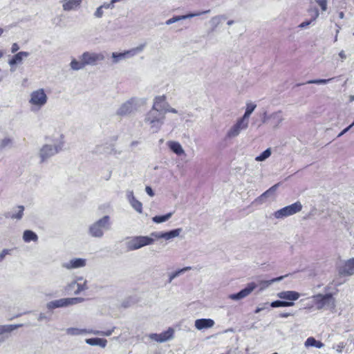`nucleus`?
Listing matches in <instances>:
<instances>
[{
	"label": "nucleus",
	"instance_id": "nucleus-39",
	"mask_svg": "<svg viewBox=\"0 0 354 354\" xmlns=\"http://www.w3.org/2000/svg\"><path fill=\"white\" fill-rule=\"evenodd\" d=\"M172 215L173 212H169L165 215L156 216L152 218V221L156 223H161L168 221Z\"/></svg>",
	"mask_w": 354,
	"mask_h": 354
},
{
	"label": "nucleus",
	"instance_id": "nucleus-50",
	"mask_svg": "<svg viewBox=\"0 0 354 354\" xmlns=\"http://www.w3.org/2000/svg\"><path fill=\"white\" fill-rule=\"evenodd\" d=\"M102 7L100 6L98 8H97L96 10L94 12V16L96 18H102L104 15V11H103Z\"/></svg>",
	"mask_w": 354,
	"mask_h": 354
},
{
	"label": "nucleus",
	"instance_id": "nucleus-15",
	"mask_svg": "<svg viewBox=\"0 0 354 354\" xmlns=\"http://www.w3.org/2000/svg\"><path fill=\"white\" fill-rule=\"evenodd\" d=\"M174 330L173 328H169L167 330L160 334L152 333L149 337L158 342H164L173 338Z\"/></svg>",
	"mask_w": 354,
	"mask_h": 354
},
{
	"label": "nucleus",
	"instance_id": "nucleus-3",
	"mask_svg": "<svg viewBox=\"0 0 354 354\" xmlns=\"http://www.w3.org/2000/svg\"><path fill=\"white\" fill-rule=\"evenodd\" d=\"M111 225L110 217L104 216L89 226L88 234L94 238H102L104 236V231L110 230Z\"/></svg>",
	"mask_w": 354,
	"mask_h": 354
},
{
	"label": "nucleus",
	"instance_id": "nucleus-5",
	"mask_svg": "<svg viewBox=\"0 0 354 354\" xmlns=\"http://www.w3.org/2000/svg\"><path fill=\"white\" fill-rule=\"evenodd\" d=\"M153 236H133L126 242V245L129 251L140 249L145 245H151L153 243Z\"/></svg>",
	"mask_w": 354,
	"mask_h": 354
},
{
	"label": "nucleus",
	"instance_id": "nucleus-17",
	"mask_svg": "<svg viewBox=\"0 0 354 354\" xmlns=\"http://www.w3.org/2000/svg\"><path fill=\"white\" fill-rule=\"evenodd\" d=\"M22 326V324H9L0 326V344L4 342L8 338V333Z\"/></svg>",
	"mask_w": 354,
	"mask_h": 354
},
{
	"label": "nucleus",
	"instance_id": "nucleus-57",
	"mask_svg": "<svg viewBox=\"0 0 354 354\" xmlns=\"http://www.w3.org/2000/svg\"><path fill=\"white\" fill-rule=\"evenodd\" d=\"M268 306V303H266L263 304V307H257L254 311L255 313H260L261 311H262L263 310H264L265 308H267V306Z\"/></svg>",
	"mask_w": 354,
	"mask_h": 354
},
{
	"label": "nucleus",
	"instance_id": "nucleus-42",
	"mask_svg": "<svg viewBox=\"0 0 354 354\" xmlns=\"http://www.w3.org/2000/svg\"><path fill=\"white\" fill-rule=\"evenodd\" d=\"M12 140L10 138H4L0 141V150H2L6 147H9L12 145Z\"/></svg>",
	"mask_w": 354,
	"mask_h": 354
},
{
	"label": "nucleus",
	"instance_id": "nucleus-35",
	"mask_svg": "<svg viewBox=\"0 0 354 354\" xmlns=\"http://www.w3.org/2000/svg\"><path fill=\"white\" fill-rule=\"evenodd\" d=\"M305 346L306 347L315 346L316 348H320L324 346V344L319 341H317L314 337H310L306 340Z\"/></svg>",
	"mask_w": 354,
	"mask_h": 354
},
{
	"label": "nucleus",
	"instance_id": "nucleus-21",
	"mask_svg": "<svg viewBox=\"0 0 354 354\" xmlns=\"http://www.w3.org/2000/svg\"><path fill=\"white\" fill-rule=\"evenodd\" d=\"M82 0H62V8L64 11H71L77 9Z\"/></svg>",
	"mask_w": 354,
	"mask_h": 354
},
{
	"label": "nucleus",
	"instance_id": "nucleus-24",
	"mask_svg": "<svg viewBox=\"0 0 354 354\" xmlns=\"http://www.w3.org/2000/svg\"><path fill=\"white\" fill-rule=\"evenodd\" d=\"M343 275L351 276L354 274V258L348 259L340 270Z\"/></svg>",
	"mask_w": 354,
	"mask_h": 354
},
{
	"label": "nucleus",
	"instance_id": "nucleus-41",
	"mask_svg": "<svg viewBox=\"0 0 354 354\" xmlns=\"http://www.w3.org/2000/svg\"><path fill=\"white\" fill-rule=\"evenodd\" d=\"M335 77H331L329 79H318V80H311L306 82V84H327L332 80H333Z\"/></svg>",
	"mask_w": 354,
	"mask_h": 354
},
{
	"label": "nucleus",
	"instance_id": "nucleus-63",
	"mask_svg": "<svg viewBox=\"0 0 354 354\" xmlns=\"http://www.w3.org/2000/svg\"><path fill=\"white\" fill-rule=\"evenodd\" d=\"M353 126H351V124H350L348 127H347L346 128L344 129V130L347 132Z\"/></svg>",
	"mask_w": 354,
	"mask_h": 354
},
{
	"label": "nucleus",
	"instance_id": "nucleus-18",
	"mask_svg": "<svg viewBox=\"0 0 354 354\" xmlns=\"http://www.w3.org/2000/svg\"><path fill=\"white\" fill-rule=\"evenodd\" d=\"M167 107H169V104L166 102L165 95H163L155 97L151 109L163 112Z\"/></svg>",
	"mask_w": 354,
	"mask_h": 354
},
{
	"label": "nucleus",
	"instance_id": "nucleus-25",
	"mask_svg": "<svg viewBox=\"0 0 354 354\" xmlns=\"http://www.w3.org/2000/svg\"><path fill=\"white\" fill-rule=\"evenodd\" d=\"M167 146L169 149L178 156L185 154V151L182 145L176 141H169L167 142Z\"/></svg>",
	"mask_w": 354,
	"mask_h": 354
},
{
	"label": "nucleus",
	"instance_id": "nucleus-11",
	"mask_svg": "<svg viewBox=\"0 0 354 354\" xmlns=\"http://www.w3.org/2000/svg\"><path fill=\"white\" fill-rule=\"evenodd\" d=\"M137 99L132 97L123 104L118 109L116 115L119 116H125L130 114L136 107Z\"/></svg>",
	"mask_w": 354,
	"mask_h": 354
},
{
	"label": "nucleus",
	"instance_id": "nucleus-28",
	"mask_svg": "<svg viewBox=\"0 0 354 354\" xmlns=\"http://www.w3.org/2000/svg\"><path fill=\"white\" fill-rule=\"evenodd\" d=\"M22 238L25 243L37 242L39 239L37 234L30 230H26L24 232Z\"/></svg>",
	"mask_w": 354,
	"mask_h": 354
},
{
	"label": "nucleus",
	"instance_id": "nucleus-31",
	"mask_svg": "<svg viewBox=\"0 0 354 354\" xmlns=\"http://www.w3.org/2000/svg\"><path fill=\"white\" fill-rule=\"evenodd\" d=\"M227 19V17L225 15H216L211 18L209 20V23L212 26V32H214L216 28L219 26L222 20H225Z\"/></svg>",
	"mask_w": 354,
	"mask_h": 354
},
{
	"label": "nucleus",
	"instance_id": "nucleus-36",
	"mask_svg": "<svg viewBox=\"0 0 354 354\" xmlns=\"http://www.w3.org/2000/svg\"><path fill=\"white\" fill-rule=\"evenodd\" d=\"M270 306L272 308H279V307H289L294 306V303L292 301H281V300H277L274 301H272Z\"/></svg>",
	"mask_w": 354,
	"mask_h": 354
},
{
	"label": "nucleus",
	"instance_id": "nucleus-46",
	"mask_svg": "<svg viewBox=\"0 0 354 354\" xmlns=\"http://www.w3.org/2000/svg\"><path fill=\"white\" fill-rule=\"evenodd\" d=\"M37 320L39 322H42V321L49 322L51 320V315L50 314L47 315L46 313H41L38 316Z\"/></svg>",
	"mask_w": 354,
	"mask_h": 354
},
{
	"label": "nucleus",
	"instance_id": "nucleus-56",
	"mask_svg": "<svg viewBox=\"0 0 354 354\" xmlns=\"http://www.w3.org/2000/svg\"><path fill=\"white\" fill-rule=\"evenodd\" d=\"M145 191L147 194L149 195L151 197H153L154 196V192L151 187L147 186L145 187Z\"/></svg>",
	"mask_w": 354,
	"mask_h": 354
},
{
	"label": "nucleus",
	"instance_id": "nucleus-29",
	"mask_svg": "<svg viewBox=\"0 0 354 354\" xmlns=\"http://www.w3.org/2000/svg\"><path fill=\"white\" fill-rule=\"evenodd\" d=\"M85 342L91 346H99L102 348H105L107 344V340L106 339L98 337L86 339Z\"/></svg>",
	"mask_w": 354,
	"mask_h": 354
},
{
	"label": "nucleus",
	"instance_id": "nucleus-16",
	"mask_svg": "<svg viewBox=\"0 0 354 354\" xmlns=\"http://www.w3.org/2000/svg\"><path fill=\"white\" fill-rule=\"evenodd\" d=\"M181 232V228H177L167 232H152L151 236L156 239H165L166 240H169L178 236Z\"/></svg>",
	"mask_w": 354,
	"mask_h": 354
},
{
	"label": "nucleus",
	"instance_id": "nucleus-1",
	"mask_svg": "<svg viewBox=\"0 0 354 354\" xmlns=\"http://www.w3.org/2000/svg\"><path fill=\"white\" fill-rule=\"evenodd\" d=\"M64 146V140L62 135L53 140V144L44 145L39 151L38 156L40 163L46 162L53 156L62 151Z\"/></svg>",
	"mask_w": 354,
	"mask_h": 354
},
{
	"label": "nucleus",
	"instance_id": "nucleus-44",
	"mask_svg": "<svg viewBox=\"0 0 354 354\" xmlns=\"http://www.w3.org/2000/svg\"><path fill=\"white\" fill-rule=\"evenodd\" d=\"M277 186L278 185H274V186L271 187L270 189H268L267 191H266L263 194L261 195L260 198L261 199L270 196L276 191Z\"/></svg>",
	"mask_w": 354,
	"mask_h": 354
},
{
	"label": "nucleus",
	"instance_id": "nucleus-20",
	"mask_svg": "<svg viewBox=\"0 0 354 354\" xmlns=\"http://www.w3.org/2000/svg\"><path fill=\"white\" fill-rule=\"evenodd\" d=\"M277 297L281 299L293 302V301H296L299 298L300 294L296 291L287 290L277 293Z\"/></svg>",
	"mask_w": 354,
	"mask_h": 354
},
{
	"label": "nucleus",
	"instance_id": "nucleus-13",
	"mask_svg": "<svg viewBox=\"0 0 354 354\" xmlns=\"http://www.w3.org/2000/svg\"><path fill=\"white\" fill-rule=\"evenodd\" d=\"M209 12H210V10H206L201 11V12H190V13H188V14L184 15L174 16L173 17L167 19L165 21V24L166 25H171V24H172L174 23H176V22H178V21H179L180 20L191 19L192 17H198V16H200V15H204V14L209 13Z\"/></svg>",
	"mask_w": 354,
	"mask_h": 354
},
{
	"label": "nucleus",
	"instance_id": "nucleus-38",
	"mask_svg": "<svg viewBox=\"0 0 354 354\" xmlns=\"http://www.w3.org/2000/svg\"><path fill=\"white\" fill-rule=\"evenodd\" d=\"M283 277H284L283 276H281V277H279L277 278L272 279L270 280L261 281L260 282V285H261L260 290H264L265 288H268L269 286H270L274 282L279 281L282 280L283 279Z\"/></svg>",
	"mask_w": 354,
	"mask_h": 354
},
{
	"label": "nucleus",
	"instance_id": "nucleus-27",
	"mask_svg": "<svg viewBox=\"0 0 354 354\" xmlns=\"http://www.w3.org/2000/svg\"><path fill=\"white\" fill-rule=\"evenodd\" d=\"M29 56V53L25 51H21L13 56V57L8 61V64L10 66H12L17 64H21L22 62L24 57H27Z\"/></svg>",
	"mask_w": 354,
	"mask_h": 354
},
{
	"label": "nucleus",
	"instance_id": "nucleus-62",
	"mask_svg": "<svg viewBox=\"0 0 354 354\" xmlns=\"http://www.w3.org/2000/svg\"><path fill=\"white\" fill-rule=\"evenodd\" d=\"M344 12H339V17L340 19H343V18H344Z\"/></svg>",
	"mask_w": 354,
	"mask_h": 354
},
{
	"label": "nucleus",
	"instance_id": "nucleus-2",
	"mask_svg": "<svg viewBox=\"0 0 354 354\" xmlns=\"http://www.w3.org/2000/svg\"><path fill=\"white\" fill-rule=\"evenodd\" d=\"M164 113L151 109L145 115L144 122L149 126L152 133H158L165 122Z\"/></svg>",
	"mask_w": 354,
	"mask_h": 354
},
{
	"label": "nucleus",
	"instance_id": "nucleus-59",
	"mask_svg": "<svg viewBox=\"0 0 354 354\" xmlns=\"http://www.w3.org/2000/svg\"><path fill=\"white\" fill-rule=\"evenodd\" d=\"M339 56L340 57V58L344 60L346 58V55L344 53V50H341L339 53Z\"/></svg>",
	"mask_w": 354,
	"mask_h": 354
},
{
	"label": "nucleus",
	"instance_id": "nucleus-61",
	"mask_svg": "<svg viewBox=\"0 0 354 354\" xmlns=\"http://www.w3.org/2000/svg\"><path fill=\"white\" fill-rule=\"evenodd\" d=\"M346 133V131L344 129L342 131H341V132L338 134L337 137H341L342 136H343V135H344V133Z\"/></svg>",
	"mask_w": 354,
	"mask_h": 354
},
{
	"label": "nucleus",
	"instance_id": "nucleus-48",
	"mask_svg": "<svg viewBox=\"0 0 354 354\" xmlns=\"http://www.w3.org/2000/svg\"><path fill=\"white\" fill-rule=\"evenodd\" d=\"M69 306L75 305L79 303L84 301V299L82 297H73V298H68Z\"/></svg>",
	"mask_w": 354,
	"mask_h": 354
},
{
	"label": "nucleus",
	"instance_id": "nucleus-6",
	"mask_svg": "<svg viewBox=\"0 0 354 354\" xmlns=\"http://www.w3.org/2000/svg\"><path fill=\"white\" fill-rule=\"evenodd\" d=\"M145 46V44H142L136 48L125 50L122 53H112L111 58L113 64H118L121 61L134 57L138 53H141L144 50Z\"/></svg>",
	"mask_w": 354,
	"mask_h": 354
},
{
	"label": "nucleus",
	"instance_id": "nucleus-26",
	"mask_svg": "<svg viewBox=\"0 0 354 354\" xmlns=\"http://www.w3.org/2000/svg\"><path fill=\"white\" fill-rule=\"evenodd\" d=\"M82 280H83V279L80 277L76 281H73L69 284L70 288H74L75 286H77V289L74 292L75 295H79L81 292L88 289L86 280H84L82 283L77 282V281H82Z\"/></svg>",
	"mask_w": 354,
	"mask_h": 354
},
{
	"label": "nucleus",
	"instance_id": "nucleus-34",
	"mask_svg": "<svg viewBox=\"0 0 354 354\" xmlns=\"http://www.w3.org/2000/svg\"><path fill=\"white\" fill-rule=\"evenodd\" d=\"M191 269L192 267L187 266L171 273L169 275L168 283H170L174 279L179 277L180 274L185 273L186 271L190 270Z\"/></svg>",
	"mask_w": 354,
	"mask_h": 354
},
{
	"label": "nucleus",
	"instance_id": "nucleus-30",
	"mask_svg": "<svg viewBox=\"0 0 354 354\" xmlns=\"http://www.w3.org/2000/svg\"><path fill=\"white\" fill-rule=\"evenodd\" d=\"M269 118L272 120V124L274 128L279 127L283 120L282 112L280 111L272 113Z\"/></svg>",
	"mask_w": 354,
	"mask_h": 354
},
{
	"label": "nucleus",
	"instance_id": "nucleus-51",
	"mask_svg": "<svg viewBox=\"0 0 354 354\" xmlns=\"http://www.w3.org/2000/svg\"><path fill=\"white\" fill-rule=\"evenodd\" d=\"M346 344L344 342H339L336 346L333 348L336 349V351L338 353H341L343 351V349L345 348Z\"/></svg>",
	"mask_w": 354,
	"mask_h": 354
},
{
	"label": "nucleus",
	"instance_id": "nucleus-49",
	"mask_svg": "<svg viewBox=\"0 0 354 354\" xmlns=\"http://www.w3.org/2000/svg\"><path fill=\"white\" fill-rule=\"evenodd\" d=\"M309 12H313L312 19H310L312 21H315L319 16V12L317 8H310Z\"/></svg>",
	"mask_w": 354,
	"mask_h": 354
},
{
	"label": "nucleus",
	"instance_id": "nucleus-43",
	"mask_svg": "<svg viewBox=\"0 0 354 354\" xmlns=\"http://www.w3.org/2000/svg\"><path fill=\"white\" fill-rule=\"evenodd\" d=\"M114 328H113L112 329L108 330L106 331L91 330L90 334L103 335V336H110L113 333Z\"/></svg>",
	"mask_w": 354,
	"mask_h": 354
},
{
	"label": "nucleus",
	"instance_id": "nucleus-52",
	"mask_svg": "<svg viewBox=\"0 0 354 354\" xmlns=\"http://www.w3.org/2000/svg\"><path fill=\"white\" fill-rule=\"evenodd\" d=\"M10 252V250L9 249H3L0 253V262H1L6 257L7 254H9Z\"/></svg>",
	"mask_w": 354,
	"mask_h": 354
},
{
	"label": "nucleus",
	"instance_id": "nucleus-4",
	"mask_svg": "<svg viewBox=\"0 0 354 354\" xmlns=\"http://www.w3.org/2000/svg\"><path fill=\"white\" fill-rule=\"evenodd\" d=\"M48 100L47 95L44 88L33 91L30 95L29 104L31 105V111H38L43 107Z\"/></svg>",
	"mask_w": 354,
	"mask_h": 354
},
{
	"label": "nucleus",
	"instance_id": "nucleus-12",
	"mask_svg": "<svg viewBox=\"0 0 354 354\" xmlns=\"http://www.w3.org/2000/svg\"><path fill=\"white\" fill-rule=\"evenodd\" d=\"M256 288L257 284L255 283H249L245 288L237 293L230 295L228 298L234 301L241 300L250 295Z\"/></svg>",
	"mask_w": 354,
	"mask_h": 354
},
{
	"label": "nucleus",
	"instance_id": "nucleus-23",
	"mask_svg": "<svg viewBox=\"0 0 354 354\" xmlns=\"http://www.w3.org/2000/svg\"><path fill=\"white\" fill-rule=\"evenodd\" d=\"M194 325L198 330L209 328L214 326V321L212 319H198Z\"/></svg>",
	"mask_w": 354,
	"mask_h": 354
},
{
	"label": "nucleus",
	"instance_id": "nucleus-60",
	"mask_svg": "<svg viewBox=\"0 0 354 354\" xmlns=\"http://www.w3.org/2000/svg\"><path fill=\"white\" fill-rule=\"evenodd\" d=\"M290 315H292L290 313H283L279 314L280 317H288Z\"/></svg>",
	"mask_w": 354,
	"mask_h": 354
},
{
	"label": "nucleus",
	"instance_id": "nucleus-54",
	"mask_svg": "<svg viewBox=\"0 0 354 354\" xmlns=\"http://www.w3.org/2000/svg\"><path fill=\"white\" fill-rule=\"evenodd\" d=\"M168 112H169V113H178V111H177V110H176V109H175L174 108L171 107L169 105V107H167V108L163 111V112H162V113H164V115H165V113H168Z\"/></svg>",
	"mask_w": 354,
	"mask_h": 354
},
{
	"label": "nucleus",
	"instance_id": "nucleus-45",
	"mask_svg": "<svg viewBox=\"0 0 354 354\" xmlns=\"http://www.w3.org/2000/svg\"><path fill=\"white\" fill-rule=\"evenodd\" d=\"M57 308H62L69 306L68 298H62L55 300Z\"/></svg>",
	"mask_w": 354,
	"mask_h": 354
},
{
	"label": "nucleus",
	"instance_id": "nucleus-53",
	"mask_svg": "<svg viewBox=\"0 0 354 354\" xmlns=\"http://www.w3.org/2000/svg\"><path fill=\"white\" fill-rule=\"evenodd\" d=\"M46 307L49 310H53V309H55V308H57L55 300L51 301L47 303Z\"/></svg>",
	"mask_w": 354,
	"mask_h": 354
},
{
	"label": "nucleus",
	"instance_id": "nucleus-47",
	"mask_svg": "<svg viewBox=\"0 0 354 354\" xmlns=\"http://www.w3.org/2000/svg\"><path fill=\"white\" fill-rule=\"evenodd\" d=\"M315 2L319 6L322 10L323 12H325L327 10L328 8V4H327V0H315Z\"/></svg>",
	"mask_w": 354,
	"mask_h": 354
},
{
	"label": "nucleus",
	"instance_id": "nucleus-7",
	"mask_svg": "<svg viewBox=\"0 0 354 354\" xmlns=\"http://www.w3.org/2000/svg\"><path fill=\"white\" fill-rule=\"evenodd\" d=\"M313 301L317 306V309L320 310L324 308H333L335 307V299L331 294L322 295L318 294L313 297Z\"/></svg>",
	"mask_w": 354,
	"mask_h": 354
},
{
	"label": "nucleus",
	"instance_id": "nucleus-33",
	"mask_svg": "<svg viewBox=\"0 0 354 354\" xmlns=\"http://www.w3.org/2000/svg\"><path fill=\"white\" fill-rule=\"evenodd\" d=\"M91 330L78 328H68L66 329V333L69 335H80L86 333L90 334Z\"/></svg>",
	"mask_w": 354,
	"mask_h": 354
},
{
	"label": "nucleus",
	"instance_id": "nucleus-19",
	"mask_svg": "<svg viewBox=\"0 0 354 354\" xmlns=\"http://www.w3.org/2000/svg\"><path fill=\"white\" fill-rule=\"evenodd\" d=\"M127 198L130 203L131 206L138 213L142 212V204L141 202L138 201L133 194V192L128 190L127 192Z\"/></svg>",
	"mask_w": 354,
	"mask_h": 354
},
{
	"label": "nucleus",
	"instance_id": "nucleus-64",
	"mask_svg": "<svg viewBox=\"0 0 354 354\" xmlns=\"http://www.w3.org/2000/svg\"><path fill=\"white\" fill-rule=\"evenodd\" d=\"M349 101L350 102L354 101V95H352L349 96Z\"/></svg>",
	"mask_w": 354,
	"mask_h": 354
},
{
	"label": "nucleus",
	"instance_id": "nucleus-32",
	"mask_svg": "<svg viewBox=\"0 0 354 354\" xmlns=\"http://www.w3.org/2000/svg\"><path fill=\"white\" fill-rule=\"evenodd\" d=\"M257 105L254 103H248L246 106L245 111L242 117H241L242 119L245 120L246 122H249L250 117L252 112L256 109Z\"/></svg>",
	"mask_w": 354,
	"mask_h": 354
},
{
	"label": "nucleus",
	"instance_id": "nucleus-10",
	"mask_svg": "<svg viewBox=\"0 0 354 354\" xmlns=\"http://www.w3.org/2000/svg\"><path fill=\"white\" fill-rule=\"evenodd\" d=\"M80 59L83 60L85 66H95L98 62L104 60L105 56L102 53L86 51L82 54Z\"/></svg>",
	"mask_w": 354,
	"mask_h": 354
},
{
	"label": "nucleus",
	"instance_id": "nucleus-58",
	"mask_svg": "<svg viewBox=\"0 0 354 354\" xmlns=\"http://www.w3.org/2000/svg\"><path fill=\"white\" fill-rule=\"evenodd\" d=\"M19 49V45H18L17 43H14V44L12 45L11 52H12V53H15V52H17Z\"/></svg>",
	"mask_w": 354,
	"mask_h": 354
},
{
	"label": "nucleus",
	"instance_id": "nucleus-22",
	"mask_svg": "<svg viewBox=\"0 0 354 354\" xmlns=\"http://www.w3.org/2000/svg\"><path fill=\"white\" fill-rule=\"evenodd\" d=\"M24 207L23 205H18L12 212L6 213L5 216L12 219L21 220L24 216Z\"/></svg>",
	"mask_w": 354,
	"mask_h": 354
},
{
	"label": "nucleus",
	"instance_id": "nucleus-8",
	"mask_svg": "<svg viewBox=\"0 0 354 354\" xmlns=\"http://www.w3.org/2000/svg\"><path fill=\"white\" fill-rule=\"evenodd\" d=\"M302 209V205L299 201H297L290 205L286 206L274 213L276 218H283L299 212Z\"/></svg>",
	"mask_w": 354,
	"mask_h": 354
},
{
	"label": "nucleus",
	"instance_id": "nucleus-9",
	"mask_svg": "<svg viewBox=\"0 0 354 354\" xmlns=\"http://www.w3.org/2000/svg\"><path fill=\"white\" fill-rule=\"evenodd\" d=\"M249 122H246L241 118H239L236 122L227 130L225 138L231 140L238 137L241 131L248 129Z\"/></svg>",
	"mask_w": 354,
	"mask_h": 354
},
{
	"label": "nucleus",
	"instance_id": "nucleus-14",
	"mask_svg": "<svg viewBox=\"0 0 354 354\" xmlns=\"http://www.w3.org/2000/svg\"><path fill=\"white\" fill-rule=\"evenodd\" d=\"M86 264V260L82 258H74L62 264V267L67 270L83 268Z\"/></svg>",
	"mask_w": 354,
	"mask_h": 354
},
{
	"label": "nucleus",
	"instance_id": "nucleus-55",
	"mask_svg": "<svg viewBox=\"0 0 354 354\" xmlns=\"http://www.w3.org/2000/svg\"><path fill=\"white\" fill-rule=\"evenodd\" d=\"M313 21L311 20H309V21H304L302 23H301L299 25V28H306L308 26H309Z\"/></svg>",
	"mask_w": 354,
	"mask_h": 354
},
{
	"label": "nucleus",
	"instance_id": "nucleus-40",
	"mask_svg": "<svg viewBox=\"0 0 354 354\" xmlns=\"http://www.w3.org/2000/svg\"><path fill=\"white\" fill-rule=\"evenodd\" d=\"M271 155V149L268 148L264 151H263L259 156L255 158L257 161L261 162L266 160Z\"/></svg>",
	"mask_w": 354,
	"mask_h": 354
},
{
	"label": "nucleus",
	"instance_id": "nucleus-37",
	"mask_svg": "<svg viewBox=\"0 0 354 354\" xmlns=\"http://www.w3.org/2000/svg\"><path fill=\"white\" fill-rule=\"evenodd\" d=\"M70 66L73 71H79L83 69L85 67L84 62L83 60L77 61L75 59H73L71 62Z\"/></svg>",
	"mask_w": 354,
	"mask_h": 354
}]
</instances>
